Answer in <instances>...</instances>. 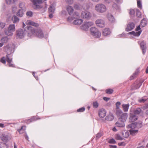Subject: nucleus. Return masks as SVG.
<instances>
[{
	"label": "nucleus",
	"instance_id": "nucleus-41",
	"mask_svg": "<svg viewBox=\"0 0 148 148\" xmlns=\"http://www.w3.org/2000/svg\"><path fill=\"white\" fill-rule=\"evenodd\" d=\"M122 135L123 137L127 138L129 136V134L128 132L127 131L125 132V133H122Z\"/></svg>",
	"mask_w": 148,
	"mask_h": 148
},
{
	"label": "nucleus",
	"instance_id": "nucleus-21",
	"mask_svg": "<svg viewBox=\"0 0 148 148\" xmlns=\"http://www.w3.org/2000/svg\"><path fill=\"white\" fill-rule=\"evenodd\" d=\"M138 119V117L136 115H131L129 118L130 122H133L136 121Z\"/></svg>",
	"mask_w": 148,
	"mask_h": 148
},
{
	"label": "nucleus",
	"instance_id": "nucleus-64",
	"mask_svg": "<svg viewBox=\"0 0 148 148\" xmlns=\"http://www.w3.org/2000/svg\"><path fill=\"white\" fill-rule=\"evenodd\" d=\"M125 36V34H124L123 33L119 35V36L120 37H121L124 36Z\"/></svg>",
	"mask_w": 148,
	"mask_h": 148
},
{
	"label": "nucleus",
	"instance_id": "nucleus-46",
	"mask_svg": "<svg viewBox=\"0 0 148 148\" xmlns=\"http://www.w3.org/2000/svg\"><path fill=\"white\" fill-rule=\"evenodd\" d=\"M5 25V23L2 22L0 21V28H3Z\"/></svg>",
	"mask_w": 148,
	"mask_h": 148
},
{
	"label": "nucleus",
	"instance_id": "nucleus-30",
	"mask_svg": "<svg viewBox=\"0 0 148 148\" xmlns=\"http://www.w3.org/2000/svg\"><path fill=\"white\" fill-rule=\"evenodd\" d=\"M129 131L131 135H134L135 134L137 133L138 132V130L135 129H130L129 130Z\"/></svg>",
	"mask_w": 148,
	"mask_h": 148
},
{
	"label": "nucleus",
	"instance_id": "nucleus-54",
	"mask_svg": "<svg viewBox=\"0 0 148 148\" xmlns=\"http://www.w3.org/2000/svg\"><path fill=\"white\" fill-rule=\"evenodd\" d=\"M135 13V11L133 9H131L130 12V14L131 15H134Z\"/></svg>",
	"mask_w": 148,
	"mask_h": 148
},
{
	"label": "nucleus",
	"instance_id": "nucleus-52",
	"mask_svg": "<svg viewBox=\"0 0 148 148\" xmlns=\"http://www.w3.org/2000/svg\"><path fill=\"white\" fill-rule=\"evenodd\" d=\"M121 103L119 102H116V108L117 109H118V110H119V106L121 105Z\"/></svg>",
	"mask_w": 148,
	"mask_h": 148
},
{
	"label": "nucleus",
	"instance_id": "nucleus-7",
	"mask_svg": "<svg viewBox=\"0 0 148 148\" xmlns=\"http://www.w3.org/2000/svg\"><path fill=\"white\" fill-rule=\"evenodd\" d=\"M94 23L92 22H84L81 27V29L84 30H87L90 27L93 25Z\"/></svg>",
	"mask_w": 148,
	"mask_h": 148
},
{
	"label": "nucleus",
	"instance_id": "nucleus-34",
	"mask_svg": "<svg viewBox=\"0 0 148 148\" xmlns=\"http://www.w3.org/2000/svg\"><path fill=\"white\" fill-rule=\"evenodd\" d=\"M142 112V110L140 108H137L134 111V113L136 114H139Z\"/></svg>",
	"mask_w": 148,
	"mask_h": 148
},
{
	"label": "nucleus",
	"instance_id": "nucleus-61",
	"mask_svg": "<svg viewBox=\"0 0 148 148\" xmlns=\"http://www.w3.org/2000/svg\"><path fill=\"white\" fill-rule=\"evenodd\" d=\"M53 13H50L49 14V17L50 18H51L53 17Z\"/></svg>",
	"mask_w": 148,
	"mask_h": 148
},
{
	"label": "nucleus",
	"instance_id": "nucleus-31",
	"mask_svg": "<svg viewBox=\"0 0 148 148\" xmlns=\"http://www.w3.org/2000/svg\"><path fill=\"white\" fill-rule=\"evenodd\" d=\"M8 40L9 39L7 37H5L2 38L1 40V43H3V45L4 43H6L8 42Z\"/></svg>",
	"mask_w": 148,
	"mask_h": 148
},
{
	"label": "nucleus",
	"instance_id": "nucleus-51",
	"mask_svg": "<svg viewBox=\"0 0 148 148\" xmlns=\"http://www.w3.org/2000/svg\"><path fill=\"white\" fill-rule=\"evenodd\" d=\"M66 3L69 4H71L73 3V0H66Z\"/></svg>",
	"mask_w": 148,
	"mask_h": 148
},
{
	"label": "nucleus",
	"instance_id": "nucleus-35",
	"mask_svg": "<svg viewBox=\"0 0 148 148\" xmlns=\"http://www.w3.org/2000/svg\"><path fill=\"white\" fill-rule=\"evenodd\" d=\"M108 18L109 20L111 23L114 22L115 21V19L113 16L110 14L108 15Z\"/></svg>",
	"mask_w": 148,
	"mask_h": 148
},
{
	"label": "nucleus",
	"instance_id": "nucleus-19",
	"mask_svg": "<svg viewBox=\"0 0 148 148\" xmlns=\"http://www.w3.org/2000/svg\"><path fill=\"white\" fill-rule=\"evenodd\" d=\"M111 32L108 28H105L103 30V34L104 36H107L110 35Z\"/></svg>",
	"mask_w": 148,
	"mask_h": 148
},
{
	"label": "nucleus",
	"instance_id": "nucleus-49",
	"mask_svg": "<svg viewBox=\"0 0 148 148\" xmlns=\"http://www.w3.org/2000/svg\"><path fill=\"white\" fill-rule=\"evenodd\" d=\"M5 1L8 4H10L13 1L14 2H15V1L14 0H5Z\"/></svg>",
	"mask_w": 148,
	"mask_h": 148
},
{
	"label": "nucleus",
	"instance_id": "nucleus-42",
	"mask_svg": "<svg viewBox=\"0 0 148 148\" xmlns=\"http://www.w3.org/2000/svg\"><path fill=\"white\" fill-rule=\"evenodd\" d=\"M137 3L138 7L140 8V9H141L142 8V3L140 0H137Z\"/></svg>",
	"mask_w": 148,
	"mask_h": 148
},
{
	"label": "nucleus",
	"instance_id": "nucleus-24",
	"mask_svg": "<svg viewBox=\"0 0 148 148\" xmlns=\"http://www.w3.org/2000/svg\"><path fill=\"white\" fill-rule=\"evenodd\" d=\"M114 119L113 114L111 113L108 114L105 118V119L107 121H111Z\"/></svg>",
	"mask_w": 148,
	"mask_h": 148
},
{
	"label": "nucleus",
	"instance_id": "nucleus-57",
	"mask_svg": "<svg viewBox=\"0 0 148 148\" xmlns=\"http://www.w3.org/2000/svg\"><path fill=\"white\" fill-rule=\"evenodd\" d=\"M103 99L104 100L106 101H108L110 99L109 98L105 97H103Z\"/></svg>",
	"mask_w": 148,
	"mask_h": 148
},
{
	"label": "nucleus",
	"instance_id": "nucleus-22",
	"mask_svg": "<svg viewBox=\"0 0 148 148\" xmlns=\"http://www.w3.org/2000/svg\"><path fill=\"white\" fill-rule=\"evenodd\" d=\"M83 20L81 19L76 18L73 22V23L76 25H79L83 23Z\"/></svg>",
	"mask_w": 148,
	"mask_h": 148
},
{
	"label": "nucleus",
	"instance_id": "nucleus-27",
	"mask_svg": "<svg viewBox=\"0 0 148 148\" xmlns=\"http://www.w3.org/2000/svg\"><path fill=\"white\" fill-rule=\"evenodd\" d=\"M55 7L54 5H51L49 8V11L50 13H53L55 11Z\"/></svg>",
	"mask_w": 148,
	"mask_h": 148
},
{
	"label": "nucleus",
	"instance_id": "nucleus-45",
	"mask_svg": "<svg viewBox=\"0 0 148 148\" xmlns=\"http://www.w3.org/2000/svg\"><path fill=\"white\" fill-rule=\"evenodd\" d=\"M108 142L109 143L111 144H115L116 143V141L113 138L110 139Z\"/></svg>",
	"mask_w": 148,
	"mask_h": 148
},
{
	"label": "nucleus",
	"instance_id": "nucleus-36",
	"mask_svg": "<svg viewBox=\"0 0 148 148\" xmlns=\"http://www.w3.org/2000/svg\"><path fill=\"white\" fill-rule=\"evenodd\" d=\"M74 8L75 10H80L81 9V5L77 4H74Z\"/></svg>",
	"mask_w": 148,
	"mask_h": 148
},
{
	"label": "nucleus",
	"instance_id": "nucleus-53",
	"mask_svg": "<svg viewBox=\"0 0 148 148\" xmlns=\"http://www.w3.org/2000/svg\"><path fill=\"white\" fill-rule=\"evenodd\" d=\"M146 100V99H145L143 98H142L138 100V101L140 103H144V102Z\"/></svg>",
	"mask_w": 148,
	"mask_h": 148
},
{
	"label": "nucleus",
	"instance_id": "nucleus-26",
	"mask_svg": "<svg viewBox=\"0 0 148 148\" xmlns=\"http://www.w3.org/2000/svg\"><path fill=\"white\" fill-rule=\"evenodd\" d=\"M142 31H140L137 32H135L134 31H132L129 33V34L133 35L134 36H138L140 34Z\"/></svg>",
	"mask_w": 148,
	"mask_h": 148
},
{
	"label": "nucleus",
	"instance_id": "nucleus-4",
	"mask_svg": "<svg viewBox=\"0 0 148 148\" xmlns=\"http://www.w3.org/2000/svg\"><path fill=\"white\" fill-rule=\"evenodd\" d=\"M15 30L14 24H11L8 27V30H5V34L8 36H12L13 35V32Z\"/></svg>",
	"mask_w": 148,
	"mask_h": 148
},
{
	"label": "nucleus",
	"instance_id": "nucleus-9",
	"mask_svg": "<svg viewBox=\"0 0 148 148\" xmlns=\"http://www.w3.org/2000/svg\"><path fill=\"white\" fill-rule=\"evenodd\" d=\"M25 32L23 29H19L16 31V37L18 38H23L25 35Z\"/></svg>",
	"mask_w": 148,
	"mask_h": 148
},
{
	"label": "nucleus",
	"instance_id": "nucleus-37",
	"mask_svg": "<svg viewBox=\"0 0 148 148\" xmlns=\"http://www.w3.org/2000/svg\"><path fill=\"white\" fill-rule=\"evenodd\" d=\"M103 135V133L102 132H100L98 133L96 135V138L97 139H98L100 138Z\"/></svg>",
	"mask_w": 148,
	"mask_h": 148
},
{
	"label": "nucleus",
	"instance_id": "nucleus-2",
	"mask_svg": "<svg viewBox=\"0 0 148 148\" xmlns=\"http://www.w3.org/2000/svg\"><path fill=\"white\" fill-rule=\"evenodd\" d=\"M116 115L119 117V120L121 121H123L124 122H125L128 116L127 113L123 112L121 109L117 110Z\"/></svg>",
	"mask_w": 148,
	"mask_h": 148
},
{
	"label": "nucleus",
	"instance_id": "nucleus-1",
	"mask_svg": "<svg viewBox=\"0 0 148 148\" xmlns=\"http://www.w3.org/2000/svg\"><path fill=\"white\" fill-rule=\"evenodd\" d=\"M27 25L29 26L27 27V29L28 32V36L30 37L36 36L39 38H42L44 37L43 32L40 29H38L35 30L34 28L30 26L33 25L37 27L38 25L36 23L30 20H27L25 22Z\"/></svg>",
	"mask_w": 148,
	"mask_h": 148
},
{
	"label": "nucleus",
	"instance_id": "nucleus-62",
	"mask_svg": "<svg viewBox=\"0 0 148 148\" xmlns=\"http://www.w3.org/2000/svg\"><path fill=\"white\" fill-rule=\"evenodd\" d=\"M113 7L114 8H117V5L116 4H114V5H113Z\"/></svg>",
	"mask_w": 148,
	"mask_h": 148
},
{
	"label": "nucleus",
	"instance_id": "nucleus-14",
	"mask_svg": "<svg viewBox=\"0 0 148 148\" xmlns=\"http://www.w3.org/2000/svg\"><path fill=\"white\" fill-rule=\"evenodd\" d=\"M66 10L68 14L70 15H72L74 11L73 7L70 5H67L66 8Z\"/></svg>",
	"mask_w": 148,
	"mask_h": 148
},
{
	"label": "nucleus",
	"instance_id": "nucleus-5",
	"mask_svg": "<svg viewBox=\"0 0 148 148\" xmlns=\"http://www.w3.org/2000/svg\"><path fill=\"white\" fill-rule=\"evenodd\" d=\"M90 30L91 34L94 37L99 38L101 36V32L96 27H92L90 28Z\"/></svg>",
	"mask_w": 148,
	"mask_h": 148
},
{
	"label": "nucleus",
	"instance_id": "nucleus-17",
	"mask_svg": "<svg viewBox=\"0 0 148 148\" xmlns=\"http://www.w3.org/2000/svg\"><path fill=\"white\" fill-rule=\"evenodd\" d=\"M140 47L141 48L143 54H145L146 51V44L143 41H142L140 43Z\"/></svg>",
	"mask_w": 148,
	"mask_h": 148
},
{
	"label": "nucleus",
	"instance_id": "nucleus-23",
	"mask_svg": "<svg viewBox=\"0 0 148 148\" xmlns=\"http://www.w3.org/2000/svg\"><path fill=\"white\" fill-rule=\"evenodd\" d=\"M13 23H18L19 21V18L15 15L13 16L12 19Z\"/></svg>",
	"mask_w": 148,
	"mask_h": 148
},
{
	"label": "nucleus",
	"instance_id": "nucleus-20",
	"mask_svg": "<svg viewBox=\"0 0 148 148\" xmlns=\"http://www.w3.org/2000/svg\"><path fill=\"white\" fill-rule=\"evenodd\" d=\"M0 138L2 140L5 142H7L8 140V136L3 134L0 135Z\"/></svg>",
	"mask_w": 148,
	"mask_h": 148
},
{
	"label": "nucleus",
	"instance_id": "nucleus-32",
	"mask_svg": "<svg viewBox=\"0 0 148 148\" xmlns=\"http://www.w3.org/2000/svg\"><path fill=\"white\" fill-rule=\"evenodd\" d=\"M26 129V127L25 126H23L21 127V129L18 130V131L20 134H22L25 132Z\"/></svg>",
	"mask_w": 148,
	"mask_h": 148
},
{
	"label": "nucleus",
	"instance_id": "nucleus-12",
	"mask_svg": "<svg viewBox=\"0 0 148 148\" xmlns=\"http://www.w3.org/2000/svg\"><path fill=\"white\" fill-rule=\"evenodd\" d=\"M79 17V13L75 11L73 14L72 18H68L67 20L68 22H71L73 19H76Z\"/></svg>",
	"mask_w": 148,
	"mask_h": 148
},
{
	"label": "nucleus",
	"instance_id": "nucleus-58",
	"mask_svg": "<svg viewBox=\"0 0 148 148\" xmlns=\"http://www.w3.org/2000/svg\"><path fill=\"white\" fill-rule=\"evenodd\" d=\"M140 29V25L138 26L136 29V31H138Z\"/></svg>",
	"mask_w": 148,
	"mask_h": 148
},
{
	"label": "nucleus",
	"instance_id": "nucleus-38",
	"mask_svg": "<svg viewBox=\"0 0 148 148\" xmlns=\"http://www.w3.org/2000/svg\"><path fill=\"white\" fill-rule=\"evenodd\" d=\"M115 138L118 140H122L123 138L121 137L119 134H116L115 135Z\"/></svg>",
	"mask_w": 148,
	"mask_h": 148
},
{
	"label": "nucleus",
	"instance_id": "nucleus-18",
	"mask_svg": "<svg viewBox=\"0 0 148 148\" xmlns=\"http://www.w3.org/2000/svg\"><path fill=\"white\" fill-rule=\"evenodd\" d=\"M7 59L6 61L9 63V66L10 67H14V65L12 63V58H10L8 55H7Z\"/></svg>",
	"mask_w": 148,
	"mask_h": 148
},
{
	"label": "nucleus",
	"instance_id": "nucleus-29",
	"mask_svg": "<svg viewBox=\"0 0 148 148\" xmlns=\"http://www.w3.org/2000/svg\"><path fill=\"white\" fill-rule=\"evenodd\" d=\"M24 14L23 10H19L16 12V15L20 17H22Z\"/></svg>",
	"mask_w": 148,
	"mask_h": 148
},
{
	"label": "nucleus",
	"instance_id": "nucleus-59",
	"mask_svg": "<svg viewBox=\"0 0 148 148\" xmlns=\"http://www.w3.org/2000/svg\"><path fill=\"white\" fill-rule=\"evenodd\" d=\"M110 148H116V145H110Z\"/></svg>",
	"mask_w": 148,
	"mask_h": 148
},
{
	"label": "nucleus",
	"instance_id": "nucleus-16",
	"mask_svg": "<svg viewBox=\"0 0 148 148\" xmlns=\"http://www.w3.org/2000/svg\"><path fill=\"white\" fill-rule=\"evenodd\" d=\"M106 112L105 110L103 109H101L99 111V116L100 118H104L106 116Z\"/></svg>",
	"mask_w": 148,
	"mask_h": 148
},
{
	"label": "nucleus",
	"instance_id": "nucleus-40",
	"mask_svg": "<svg viewBox=\"0 0 148 148\" xmlns=\"http://www.w3.org/2000/svg\"><path fill=\"white\" fill-rule=\"evenodd\" d=\"M106 93L110 94L112 93L113 92V90L112 89H108L106 90Z\"/></svg>",
	"mask_w": 148,
	"mask_h": 148
},
{
	"label": "nucleus",
	"instance_id": "nucleus-13",
	"mask_svg": "<svg viewBox=\"0 0 148 148\" xmlns=\"http://www.w3.org/2000/svg\"><path fill=\"white\" fill-rule=\"evenodd\" d=\"M135 27V24L133 23H130L127 25L126 31L129 32L132 30Z\"/></svg>",
	"mask_w": 148,
	"mask_h": 148
},
{
	"label": "nucleus",
	"instance_id": "nucleus-48",
	"mask_svg": "<svg viewBox=\"0 0 148 148\" xmlns=\"http://www.w3.org/2000/svg\"><path fill=\"white\" fill-rule=\"evenodd\" d=\"M85 110V108L84 107H82L79 108L77 110V112H84Z\"/></svg>",
	"mask_w": 148,
	"mask_h": 148
},
{
	"label": "nucleus",
	"instance_id": "nucleus-63",
	"mask_svg": "<svg viewBox=\"0 0 148 148\" xmlns=\"http://www.w3.org/2000/svg\"><path fill=\"white\" fill-rule=\"evenodd\" d=\"M92 2H99L100 0H91Z\"/></svg>",
	"mask_w": 148,
	"mask_h": 148
},
{
	"label": "nucleus",
	"instance_id": "nucleus-43",
	"mask_svg": "<svg viewBox=\"0 0 148 148\" xmlns=\"http://www.w3.org/2000/svg\"><path fill=\"white\" fill-rule=\"evenodd\" d=\"M26 15L27 16L32 17L33 15V13L31 11H29L27 12Z\"/></svg>",
	"mask_w": 148,
	"mask_h": 148
},
{
	"label": "nucleus",
	"instance_id": "nucleus-33",
	"mask_svg": "<svg viewBox=\"0 0 148 148\" xmlns=\"http://www.w3.org/2000/svg\"><path fill=\"white\" fill-rule=\"evenodd\" d=\"M147 24V21L145 19H143L141 21L140 23L141 26L143 27Z\"/></svg>",
	"mask_w": 148,
	"mask_h": 148
},
{
	"label": "nucleus",
	"instance_id": "nucleus-11",
	"mask_svg": "<svg viewBox=\"0 0 148 148\" xmlns=\"http://www.w3.org/2000/svg\"><path fill=\"white\" fill-rule=\"evenodd\" d=\"M95 23L97 26L101 27H104L105 25L104 21L101 19H98L95 21Z\"/></svg>",
	"mask_w": 148,
	"mask_h": 148
},
{
	"label": "nucleus",
	"instance_id": "nucleus-6",
	"mask_svg": "<svg viewBox=\"0 0 148 148\" xmlns=\"http://www.w3.org/2000/svg\"><path fill=\"white\" fill-rule=\"evenodd\" d=\"M35 6V8L40 9L42 8V0H30Z\"/></svg>",
	"mask_w": 148,
	"mask_h": 148
},
{
	"label": "nucleus",
	"instance_id": "nucleus-3",
	"mask_svg": "<svg viewBox=\"0 0 148 148\" xmlns=\"http://www.w3.org/2000/svg\"><path fill=\"white\" fill-rule=\"evenodd\" d=\"M95 10L97 12L103 13L105 12L107 10L106 6L103 3H98L95 6Z\"/></svg>",
	"mask_w": 148,
	"mask_h": 148
},
{
	"label": "nucleus",
	"instance_id": "nucleus-28",
	"mask_svg": "<svg viewBox=\"0 0 148 148\" xmlns=\"http://www.w3.org/2000/svg\"><path fill=\"white\" fill-rule=\"evenodd\" d=\"M136 127L137 126L136 124L135 123H132L129 125L127 127L128 129H136Z\"/></svg>",
	"mask_w": 148,
	"mask_h": 148
},
{
	"label": "nucleus",
	"instance_id": "nucleus-60",
	"mask_svg": "<svg viewBox=\"0 0 148 148\" xmlns=\"http://www.w3.org/2000/svg\"><path fill=\"white\" fill-rule=\"evenodd\" d=\"M112 130L114 132H116L117 130L115 127H113L112 129Z\"/></svg>",
	"mask_w": 148,
	"mask_h": 148
},
{
	"label": "nucleus",
	"instance_id": "nucleus-8",
	"mask_svg": "<svg viewBox=\"0 0 148 148\" xmlns=\"http://www.w3.org/2000/svg\"><path fill=\"white\" fill-rule=\"evenodd\" d=\"M81 17L87 20H89L90 18L91 17V14L90 12L88 11H82L81 14Z\"/></svg>",
	"mask_w": 148,
	"mask_h": 148
},
{
	"label": "nucleus",
	"instance_id": "nucleus-44",
	"mask_svg": "<svg viewBox=\"0 0 148 148\" xmlns=\"http://www.w3.org/2000/svg\"><path fill=\"white\" fill-rule=\"evenodd\" d=\"M99 106V104L97 102L95 101L93 103V106L95 108H97Z\"/></svg>",
	"mask_w": 148,
	"mask_h": 148
},
{
	"label": "nucleus",
	"instance_id": "nucleus-10",
	"mask_svg": "<svg viewBox=\"0 0 148 148\" xmlns=\"http://www.w3.org/2000/svg\"><path fill=\"white\" fill-rule=\"evenodd\" d=\"M14 47V46H13L11 47L10 45H8L4 47L3 48L5 49L8 55H9L13 53Z\"/></svg>",
	"mask_w": 148,
	"mask_h": 148
},
{
	"label": "nucleus",
	"instance_id": "nucleus-47",
	"mask_svg": "<svg viewBox=\"0 0 148 148\" xmlns=\"http://www.w3.org/2000/svg\"><path fill=\"white\" fill-rule=\"evenodd\" d=\"M136 15L138 17L140 18L141 17V13L138 10H137Z\"/></svg>",
	"mask_w": 148,
	"mask_h": 148
},
{
	"label": "nucleus",
	"instance_id": "nucleus-56",
	"mask_svg": "<svg viewBox=\"0 0 148 148\" xmlns=\"http://www.w3.org/2000/svg\"><path fill=\"white\" fill-rule=\"evenodd\" d=\"M1 61L2 63L3 64H5L6 61L5 58L4 57H3L2 58L1 60Z\"/></svg>",
	"mask_w": 148,
	"mask_h": 148
},
{
	"label": "nucleus",
	"instance_id": "nucleus-39",
	"mask_svg": "<svg viewBox=\"0 0 148 148\" xmlns=\"http://www.w3.org/2000/svg\"><path fill=\"white\" fill-rule=\"evenodd\" d=\"M19 7L23 10L25 9V4L24 3H19Z\"/></svg>",
	"mask_w": 148,
	"mask_h": 148
},
{
	"label": "nucleus",
	"instance_id": "nucleus-15",
	"mask_svg": "<svg viewBox=\"0 0 148 148\" xmlns=\"http://www.w3.org/2000/svg\"><path fill=\"white\" fill-rule=\"evenodd\" d=\"M125 122L123 121H121L118 119V121L115 123V125L117 127H123L125 126Z\"/></svg>",
	"mask_w": 148,
	"mask_h": 148
},
{
	"label": "nucleus",
	"instance_id": "nucleus-25",
	"mask_svg": "<svg viewBox=\"0 0 148 148\" xmlns=\"http://www.w3.org/2000/svg\"><path fill=\"white\" fill-rule=\"evenodd\" d=\"M123 109V111L125 112L128 111L130 106V104L128 103L127 104H123L122 105Z\"/></svg>",
	"mask_w": 148,
	"mask_h": 148
},
{
	"label": "nucleus",
	"instance_id": "nucleus-50",
	"mask_svg": "<svg viewBox=\"0 0 148 148\" xmlns=\"http://www.w3.org/2000/svg\"><path fill=\"white\" fill-rule=\"evenodd\" d=\"M17 10V7L16 6H14L12 7V12L13 13H15Z\"/></svg>",
	"mask_w": 148,
	"mask_h": 148
},
{
	"label": "nucleus",
	"instance_id": "nucleus-55",
	"mask_svg": "<svg viewBox=\"0 0 148 148\" xmlns=\"http://www.w3.org/2000/svg\"><path fill=\"white\" fill-rule=\"evenodd\" d=\"M118 145L119 146H124L125 145V143L123 142H121L118 143Z\"/></svg>",
	"mask_w": 148,
	"mask_h": 148
}]
</instances>
